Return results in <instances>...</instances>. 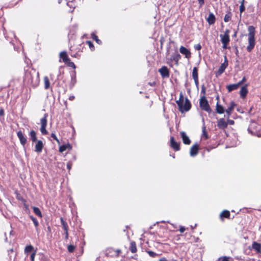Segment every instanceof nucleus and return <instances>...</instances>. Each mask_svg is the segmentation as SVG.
<instances>
[{
	"label": "nucleus",
	"mask_w": 261,
	"mask_h": 261,
	"mask_svg": "<svg viewBox=\"0 0 261 261\" xmlns=\"http://www.w3.org/2000/svg\"><path fill=\"white\" fill-rule=\"evenodd\" d=\"M25 74L24 81L29 85L33 88L38 86L40 82L39 74L34 68L27 66L24 69Z\"/></svg>",
	"instance_id": "nucleus-1"
},
{
	"label": "nucleus",
	"mask_w": 261,
	"mask_h": 261,
	"mask_svg": "<svg viewBox=\"0 0 261 261\" xmlns=\"http://www.w3.org/2000/svg\"><path fill=\"white\" fill-rule=\"evenodd\" d=\"M184 100V97L183 94L182 92H180L179 99L176 102L178 107L179 111L182 113L189 111L191 108V103L188 98L186 97L185 98L184 104H183Z\"/></svg>",
	"instance_id": "nucleus-2"
},
{
	"label": "nucleus",
	"mask_w": 261,
	"mask_h": 261,
	"mask_svg": "<svg viewBox=\"0 0 261 261\" xmlns=\"http://www.w3.org/2000/svg\"><path fill=\"white\" fill-rule=\"evenodd\" d=\"M248 45L247 46V50L248 52H251L255 45V29L253 26L250 25L248 28Z\"/></svg>",
	"instance_id": "nucleus-3"
},
{
	"label": "nucleus",
	"mask_w": 261,
	"mask_h": 261,
	"mask_svg": "<svg viewBox=\"0 0 261 261\" xmlns=\"http://www.w3.org/2000/svg\"><path fill=\"white\" fill-rule=\"evenodd\" d=\"M201 92L203 93L204 95L201 96L199 99V107L202 111H204L210 114L212 112V109L208 104L206 97L204 95L205 89L203 88Z\"/></svg>",
	"instance_id": "nucleus-4"
},
{
	"label": "nucleus",
	"mask_w": 261,
	"mask_h": 261,
	"mask_svg": "<svg viewBox=\"0 0 261 261\" xmlns=\"http://www.w3.org/2000/svg\"><path fill=\"white\" fill-rule=\"evenodd\" d=\"M59 57L67 66L75 69L76 66L74 63L70 61L65 51H61L59 54ZM59 62H61V60H59Z\"/></svg>",
	"instance_id": "nucleus-5"
},
{
	"label": "nucleus",
	"mask_w": 261,
	"mask_h": 261,
	"mask_svg": "<svg viewBox=\"0 0 261 261\" xmlns=\"http://www.w3.org/2000/svg\"><path fill=\"white\" fill-rule=\"evenodd\" d=\"M47 117L48 114L46 113L44 115L43 118L40 119L41 127L40 130L41 134L43 135H45L48 134V132L46 129L47 124Z\"/></svg>",
	"instance_id": "nucleus-6"
},
{
	"label": "nucleus",
	"mask_w": 261,
	"mask_h": 261,
	"mask_svg": "<svg viewBox=\"0 0 261 261\" xmlns=\"http://www.w3.org/2000/svg\"><path fill=\"white\" fill-rule=\"evenodd\" d=\"M121 253L120 249H114L113 248H109L106 250V255L108 257H118Z\"/></svg>",
	"instance_id": "nucleus-7"
},
{
	"label": "nucleus",
	"mask_w": 261,
	"mask_h": 261,
	"mask_svg": "<svg viewBox=\"0 0 261 261\" xmlns=\"http://www.w3.org/2000/svg\"><path fill=\"white\" fill-rule=\"evenodd\" d=\"M224 58V62L221 64L219 69L216 72V75L217 77L221 75L224 72L225 69L227 67V66L228 65V61L226 56H225Z\"/></svg>",
	"instance_id": "nucleus-8"
},
{
	"label": "nucleus",
	"mask_w": 261,
	"mask_h": 261,
	"mask_svg": "<svg viewBox=\"0 0 261 261\" xmlns=\"http://www.w3.org/2000/svg\"><path fill=\"white\" fill-rule=\"evenodd\" d=\"M170 146L175 151H179L180 149V143L175 140L173 136L170 137Z\"/></svg>",
	"instance_id": "nucleus-9"
},
{
	"label": "nucleus",
	"mask_w": 261,
	"mask_h": 261,
	"mask_svg": "<svg viewBox=\"0 0 261 261\" xmlns=\"http://www.w3.org/2000/svg\"><path fill=\"white\" fill-rule=\"evenodd\" d=\"M229 33L230 31L228 29H226L225 31L224 34L220 35L221 41L222 43L225 42L229 43L230 41Z\"/></svg>",
	"instance_id": "nucleus-10"
},
{
	"label": "nucleus",
	"mask_w": 261,
	"mask_h": 261,
	"mask_svg": "<svg viewBox=\"0 0 261 261\" xmlns=\"http://www.w3.org/2000/svg\"><path fill=\"white\" fill-rule=\"evenodd\" d=\"M17 136L20 141V144L23 146H24L27 143V139L26 137L24 136L21 130H19L17 132Z\"/></svg>",
	"instance_id": "nucleus-11"
},
{
	"label": "nucleus",
	"mask_w": 261,
	"mask_h": 261,
	"mask_svg": "<svg viewBox=\"0 0 261 261\" xmlns=\"http://www.w3.org/2000/svg\"><path fill=\"white\" fill-rule=\"evenodd\" d=\"M159 72H160L161 76L163 78H167L169 77L170 73L169 71L168 68L165 66H162L159 70Z\"/></svg>",
	"instance_id": "nucleus-12"
},
{
	"label": "nucleus",
	"mask_w": 261,
	"mask_h": 261,
	"mask_svg": "<svg viewBox=\"0 0 261 261\" xmlns=\"http://www.w3.org/2000/svg\"><path fill=\"white\" fill-rule=\"evenodd\" d=\"M198 71V68L196 67H194L192 71V77L194 79V83L197 87H198L199 85Z\"/></svg>",
	"instance_id": "nucleus-13"
},
{
	"label": "nucleus",
	"mask_w": 261,
	"mask_h": 261,
	"mask_svg": "<svg viewBox=\"0 0 261 261\" xmlns=\"http://www.w3.org/2000/svg\"><path fill=\"white\" fill-rule=\"evenodd\" d=\"M35 142L36 144L35 146V151L38 153L41 152L44 147L43 142L41 140H37V141Z\"/></svg>",
	"instance_id": "nucleus-14"
},
{
	"label": "nucleus",
	"mask_w": 261,
	"mask_h": 261,
	"mask_svg": "<svg viewBox=\"0 0 261 261\" xmlns=\"http://www.w3.org/2000/svg\"><path fill=\"white\" fill-rule=\"evenodd\" d=\"M199 145L197 143H196L192 145L190 148V154L191 156H196L198 153L199 150Z\"/></svg>",
	"instance_id": "nucleus-15"
},
{
	"label": "nucleus",
	"mask_w": 261,
	"mask_h": 261,
	"mask_svg": "<svg viewBox=\"0 0 261 261\" xmlns=\"http://www.w3.org/2000/svg\"><path fill=\"white\" fill-rule=\"evenodd\" d=\"M219 218L221 221L223 222L224 221V219L226 218L229 219L230 218V212L228 210H223L220 214Z\"/></svg>",
	"instance_id": "nucleus-16"
},
{
	"label": "nucleus",
	"mask_w": 261,
	"mask_h": 261,
	"mask_svg": "<svg viewBox=\"0 0 261 261\" xmlns=\"http://www.w3.org/2000/svg\"><path fill=\"white\" fill-rule=\"evenodd\" d=\"M228 123L224 118H220L217 122V126L220 129H224L227 127Z\"/></svg>",
	"instance_id": "nucleus-17"
},
{
	"label": "nucleus",
	"mask_w": 261,
	"mask_h": 261,
	"mask_svg": "<svg viewBox=\"0 0 261 261\" xmlns=\"http://www.w3.org/2000/svg\"><path fill=\"white\" fill-rule=\"evenodd\" d=\"M181 138H182L183 143L186 145L190 144L191 141L188 136L186 135L185 132H181L180 133Z\"/></svg>",
	"instance_id": "nucleus-18"
},
{
	"label": "nucleus",
	"mask_w": 261,
	"mask_h": 261,
	"mask_svg": "<svg viewBox=\"0 0 261 261\" xmlns=\"http://www.w3.org/2000/svg\"><path fill=\"white\" fill-rule=\"evenodd\" d=\"M180 53L185 56L186 58H190L191 57V52L187 48L183 46H181L179 48Z\"/></svg>",
	"instance_id": "nucleus-19"
},
{
	"label": "nucleus",
	"mask_w": 261,
	"mask_h": 261,
	"mask_svg": "<svg viewBox=\"0 0 261 261\" xmlns=\"http://www.w3.org/2000/svg\"><path fill=\"white\" fill-rule=\"evenodd\" d=\"M236 106V104L234 101H231L230 106L225 110V112L227 115V117L229 118L232 112L233 111L234 107Z\"/></svg>",
	"instance_id": "nucleus-20"
},
{
	"label": "nucleus",
	"mask_w": 261,
	"mask_h": 261,
	"mask_svg": "<svg viewBox=\"0 0 261 261\" xmlns=\"http://www.w3.org/2000/svg\"><path fill=\"white\" fill-rule=\"evenodd\" d=\"M217 99L218 100V101L217 102L216 106V111L217 113H218L219 114H223L224 113V112H225V110L222 106L219 104V97L218 96L217 97Z\"/></svg>",
	"instance_id": "nucleus-21"
},
{
	"label": "nucleus",
	"mask_w": 261,
	"mask_h": 261,
	"mask_svg": "<svg viewBox=\"0 0 261 261\" xmlns=\"http://www.w3.org/2000/svg\"><path fill=\"white\" fill-rule=\"evenodd\" d=\"M30 140L32 143H34L37 141V133L34 129H31L29 133Z\"/></svg>",
	"instance_id": "nucleus-22"
},
{
	"label": "nucleus",
	"mask_w": 261,
	"mask_h": 261,
	"mask_svg": "<svg viewBox=\"0 0 261 261\" xmlns=\"http://www.w3.org/2000/svg\"><path fill=\"white\" fill-rule=\"evenodd\" d=\"M206 21L210 25H212L215 23L216 21V17L213 13H210L208 14Z\"/></svg>",
	"instance_id": "nucleus-23"
},
{
	"label": "nucleus",
	"mask_w": 261,
	"mask_h": 261,
	"mask_svg": "<svg viewBox=\"0 0 261 261\" xmlns=\"http://www.w3.org/2000/svg\"><path fill=\"white\" fill-rule=\"evenodd\" d=\"M248 93V89H247V85H246L243 87H241L240 91V96L244 98L247 96V94Z\"/></svg>",
	"instance_id": "nucleus-24"
},
{
	"label": "nucleus",
	"mask_w": 261,
	"mask_h": 261,
	"mask_svg": "<svg viewBox=\"0 0 261 261\" xmlns=\"http://www.w3.org/2000/svg\"><path fill=\"white\" fill-rule=\"evenodd\" d=\"M181 58V56L177 52L173 55L170 59L171 61H174L176 65H178V62Z\"/></svg>",
	"instance_id": "nucleus-25"
},
{
	"label": "nucleus",
	"mask_w": 261,
	"mask_h": 261,
	"mask_svg": "<svg viewBox=\"0 0 261 261\" xmlns=\"http://www.w3.org/2000/svg\"><path fill=\"white\" fill-rule=\"evenodd\" d=\"M129 249L132 253H135L137 252V245L135 241H130L129 244Z\"/></svg>",
	"instance_id": "nucleus-26"
},
{
	"label": "nucleus",
	"mask_w": 261,
	"mask_h": 261,
	"mask_svg": "<svg viewBox=\"0 0 261 261\" xmlns=\"http://www.w3.org/2000/svg\"><path fill=\"white\" fill-rule=\"evenodd\" d=\"M232 16V13L231 12V9L229 8L228 10L227 11L226 14L225 15L224 17V21L225 22H229L231 20V17Z\"/></svg>",
	"instance_id": "nucleus-27"
},
{
	"label": "nucleus",
	"mask_w": 261,
	"mask_h": 261,
	"mask_svg": "<svg viewBox=\"0 0 261 261\" xmlns=\"http://www.w3.org/2000/svg\"><path fill=\"white\" fill-rule=\"evenodd\" d=\"M252 248L258 253H261V245L256 242H254L252 244Z\"/></svg>",
	"instance_id": "nucleus-28"
},
{
	"label": "nucleus",
	"mask_w": 261,
	"mask_h": 261,
	"mask_svg": "<svg viewBox=\"0 0 261 261\" xmlns=\"http://www.w3.org/2000/svg\"><path fill=\"white\" fill-rule=\"evenodd\" d=\"M240 86L237 84L228 85L226 86V89L229 92H231L233 90L238 89Z\"/></svg>",
	"instance_id": "nucleus-29"
},
{
	"label": "nucleus",
	"mask_w": 261,
	"mask_h": 261,
	"mask_svg": "<svg viewBox=\"0 0 261 261\" xmlns=\"http://www.w3.org/2000/svg\"><path fill=\"white\" fill-rule=\"evenodd\" d=\"M60 221L62 225V228L64 231H68V226L67 223L63 219L62 217L60 218Z\"/></svg>",
	"instance_id": "nucleus-30"
},
{
	"label": "nucleus",
	"mask_w": 261,
	"mask_h": 261,
	"mask_svg": "<svg viewBox=\"0 0 261 261\" xmlns=\"http://www.w3.org/2000/svg\"><path fill=\"white\" fill-rule=\"evenodd\" d=\"M240 3H241V5H240V7H239V10H240V17L241 18V17H242V13L243 12H244L245 10V7L244 6L245 0H242L240 2Z\"/></svg>",
	"instance_id": "nucleus-31"
},
{
	"label": "nucleus",
	"mask_w": 261,
	"mask_h": 261,
	"mask_svg": "<svg viewBox=\"0 0 261 261\" xmlns=\"http://www.w3.org/2000/svg\"><path fill=\"white\" fill-rule=\"evenodd\" d=\"M44 84V88L45 89H48L50 87V82L48 77L47 76H45L43 78Z\"/></svg>",
	"instance_id": "nucleus-32"
},
{
	"label": "nucleus",
	"mask_w": 261,
	"mask_h": 261,
	"mask_svg": "<svg viewBox=\"0 0 261 261\" xmlns=\"http://www.w3.org/2000/svg\"><path fill=\"white\" fill-rule=\"evenodd\" d=\"M22 201L23 202V207L24 210L26 213L29 214L30 213V210L29 208V205L27 203V201L24 199H22Z\"/></svg>",
	"instance_id": "nucleus-33"
},
{
	"label": "nucleus",
	"mask_w": 261,
	"mask_h": 261,
	"mask_svg": "<svg viewBox=\"0 0 261 261\" xmlns=\"http://www.w3.org/2000/svg\"><path fill=\"white\" fill-rule=\"evenodd\" d=\"M33 209L34 213H35V214L36 216H37L39 218H42V213H41L40 209L38 207L34 206L33 207Z\"/></svg>",
	"instance_id": "nucleus-34"
},
{
	"label": "nucleus",
	"mask_w": 261,
	"mask_h": 261,
	"mask_svg": "<svg viewBox=\"0 0 261 261\" xmlns=\"http://www.w3.org/2000/svg\"><path fill=\"white\" fill-rule=\"evenodd\" d=\"M68 148H69L70 149H71V146L69 144H68L67 145H62L60 146L59 147V151L60 152H63L64 151H65Z\"/></svg>",
	"instance_id": "nucleus-35"
},
{
	"label": "nucleus",
	"mask_w": 261,
	"mask_h": 261,
	"mask_svg": "<svg viewBox=\"0 0 261 261\" xmlns=\"http://www.w3.org/2000/svg\"><path fill=\"white\" fill-rule=\"evenodd\" d=\"M34 251V247L32 245L27 246L24 248L25 254H28Z\"/></svg>",
	"instance_id": "nucleus-36"
},
{
	"label": "nucleus",
	"mask_w": 261,
	"mask_h": 261,
	"mask_svg": "<svg viewBox=\"0 0 261 261\" xmlns=\"http://www.w3.org/2000/svg\"><path fill=\"white\" fill-rule=\"evenodd\" d=\"M70 50L71 51L70 55L71 57L76 58H79L81 57V54L79 53V51H78L77 53H76L75 54L73 52V47H71L70 48Z\"/></svg>",
	"instance_id": "nucleus-37"
},
{
	"label": "nucleus",
	"mask_w": 261,
	"mask_h": 261,
	"mask_svg": "<svg viewBox=\"0 0 261 261\" xmlns=\"http://www.w3.org/2000/svg\"><path fill=\"white\" fill-rule=\"evenodd\" d=\"M91 37L98 44H101L102 43L101 41L98 39V36L96 34L92 33L91 34Z\"/></svg>",
	"instance_id": "nucleus-38"
},
{
	"label": "nucleus",
	"mask_w": 261,
	"mask_h": 261,
	"mask_svg": "<svg viewBox=\"0 0 261 261\" xmlns=\"http://www.w3.org/2000/svg\"><path fill=\"white\" fill-rule=\"evenodd\" d=\"M30 218L32 220L36 228H37L39 226V222L37 219L33 216H30Z\"/></svg>",
	"instance_id": "nucleus-39"
},
{
	"label": "nucleus",
	"mask_w": 261,
	"mask_h": 261,
	"mask_svg": "<svg viewBox=\"0 0 261 261\" xmlns=\"http://www.w3.org/2000/svg\"><path fill=\"white\" fill-rule=\"evenodd\" d=\"M5 114V111L3 108H1L0 109V121H3L4 120V118L3 116Z\"/></svg>",
	"instance_id": "nucleus-40"
},
{
	"label": "nucleus",
	"mask_w": 261,
	"mask_h": 261,
	"mask_svg": "<svg viewBox=\"0 0 261 261\" xmlns=\"http://www.w3.org/2000/svg\"><path fill=\"white\" fill-rule=\"evenodd\" d=\"M147 253L151 257H155L158 256L157 253L151 250L147 251Z\"/></svg>",
	"instance_id": "nucleus-41"
},
{
	"label": "nucleus",
	"mask_w": 261,
	"mask_h": 261,
	"mask_svg": "<svg viewBox=\"0 0 261 261\" xmlns=\"http://www.w3.org/2000/svg\"><path fill=\"white\" fill-rule=\"evenodd\" d=\"M229 258L230 257L228 256H223L218 258L217 261H230Z\"/></svg>",
	"instance_id": "nucleus-42"
},
{
	"label": "nucleus",
	"mask_w": 261,
	"mask_h": 261,
	"mask_svg": "<svg viewBox=\"0 0 261 261\" xmlns=\"http://www.w3.org/2000/svg\"><path fill=\"white\" fill-rule=\"evenodd\" d=\"M86 43L88 45L89 48L92 51H93L95 49L94 46L91 41H87Z\"/></svg>",
	"instance_id": "nucleus-43"
},
{
	"label": "nucleus",
	"mask_w": 261,
	"mask_h": 261,
	"mask_svg": "<svg viewBox=\"0 0 261 261\" xmlns=\"http://www.w3.org/2000/svg\"><path fill=\"white\" fill-rule=\"evenodd\" d=\"M67 249L69 252H73L75 250V246L73 245H69L68 246Z\"/></svg>",
	"instance_id": "nucleus-44"
},
{
	"label": "nucleus",
	"mask_w": 261,
	"mask_h": 261,
	"mask_svg": "<svg viewBox=\"0 0 261 261\" xmlns=\"http://www.w3.org/2000/svg\"><path fill=\"white\" fill-rule=\"evenodd\" d=\"M36 254V250H34L32 254H31L30 259L31 261H34L35 260V257Z\"/></svg>",
	"instance_id": "nucleus-45"
},
{
	"label": "nucleus",
	"mask_w": 261,
	"mask_h": 261,
	"mask_svg": "<svg viewBox=\"0 0 261 261\" xmlns=\"http://www.w3.org/2000/svg\"><path fill=\"white\" fill-rule=\"evenodd\" d=\"M51 137L53 138L55 140H56L58 144H60V141L58 138L57 137L56 135L54 133H51Z\"/></svg>",
	"instance_id": "nucleus-46"
},
{
	"label": "nucleus",
	"mask_w": 261,
	"mask_h": 261,
	"mask_svg": "<svg viewBox=\"0 0 261 261\" xmlns=\"http://www.w3.org/2000/svg\"><path fill=\"white\" fill-rule=\"evenodd\" d=\"M246 81V79L244 76L242 78V80L239 81L237 84L239 85V86H240L241 85H242L244 82Z\"/></svg>",
	"instance_id": "nucleus-47"
},
{
	"label": "nucleus",
	"mask_w": 261,
	"mask_h": 261,
	"mask_svg": "<svg viewBox=\"0 0 261 261\" xmlns=\"http://www.w3.org/2000/svg\"><path fill=\"white\" fill-rule=\"evenodd\" d=\"M188 229V228H185L184 226H180L179 227V230L180 232L182 233H184V231H185L186 230Z\"/></svg>",
	"instance_id": "nucleus-48"
},
{
	"label": "nucleus",
	"mask_w": 261,
	"mask_h": 261,
	"mask_svg": "<svg viewBox=\"0 0 261 261\" xmlns=\"http://www.w3.org/2000/svg\"><path fill=\"white\" fill-rule=\"evenodd\" d=\"M198 2L199 5V8L203 6L205 3L204 0H198Z\"/></svg>",
	"instance_id": "nucleus-49"
},
{
	"label": "nucleus",
	"mask_w": 261,
	"mask_h": 261,
	"mask_svg": "<svg viewBox=\"0 0 261 261\" xmlns=\"http://www.w3.org/2000/svg\"><path fill=\"white\" fill-rule=\"evenodd\" d=\"M202 47L200 44H198L195 46V49L198 50H199L201 49Z\"/></svg>",
	"instance_id": "nucleus-50"
},
{
	"label": "nucleus",
	"mask_w": 261,
	"mask_h": 261,
	"mask_svg": "<svg viewBox=\"0 0 261 261\" xmlns=\"http://www.w3.org/2000/svg\"><path fill=\"white\" fill-rule=\"evenodd\" d=\"M223 45H222V48L223 49H226L227 48V45L228 44V43H225V42H223V43H222Z\"/></svg>",
	"instance_id": "nucleus-51"
},
{
	"label": "nucleus",
	"mask_w": 261,
	"mask_h": 261,
	"mask_svg": "<svg viewBox=\"0 0 261 261\" xmlns=\"http://www.w3.org/2000/svg\"><path fill=\"white\" fill-rule=\"evenodd\" d=\"M148 85H149L151 86L154 87L156 85V82H149Z\"/></svg>",
	"instance_id": "nucleus-52"
},
{
	"label": "nucleus",
	"mask_w": 261,
	"mask_h": 261,
	"mask_svg": "<svg viewBox=\"0 0 261 261\" xmlns=\"http://www.w3.org/2000/svg\"><path fill=\"white\" fill-rule=\"evenodd\" d=\"M72 164L70 162H68L67 164V168L69 170L71 168Z\"/></svg>",
	"instance_id": "nucleus-53"
},
{
	"label": "nucleus",
	"mask_w": 261,
	"mask_h": 261,
	"mask_svg": "<svg viewBox=\"0 0 261 261\" xmlns=\"http://www.w3.org/2000/svg\"><path fill=\"white\" fill-rule=\"evenodd\" d=\"M65 239L67 240L68 239V231H65Z\"/></svg>",
	"instance_id": "nucleus-54"
},
{
	"label": "nucleus",
	"mask_w": 261,
	"mask_h": 261,
	"mask_svg": "<svg viewBox=\"0 0 261 261\" xmlns=\"http://www.w3.org/2000/svg\"><path fill=\"white\" fill-rule=\"evenodd\" d=\"M229 123L231 125H233L234 123L233 120H229Z\"/></svg>",
	"instance_id": "nucleus-55"
},
{
	"label": "nucleus",
	"mask_w": 261,
	"mask_h": 261,
	"mask_svg": "<svg viewBox=\"0 0 261 261\" xmlns=\"http://www.w3.org/2000/svg\"><path fill=\"white\" fill-rule=\"evenodd\" d=\"M74 98V96H70L69 99L70 100H73Z\"/></svg>",
	"instance_id": "nucleus-56"
},
{
	"label": "nucleus",
	"mask_w": 261,
	"mask_h": 261,
	"mask_svg": "<svg viewBox=\"0 0 261 261\" xmlns=\"http://www.w3.org/2000/svg\"><path fill=\"white\" fill-rule=\"evenodd\" d=\"M137 256H138V255L137 254H136L134 256L132 257V258H133L134 259H137Z\"/></svg>",
	"instance_id": "nucleus-57"
},
{
	"label": "nucleus",
	"mask_w": 261,
	"mask_h": 261,
	"mask_svg": "<svg viewBox=\"0 0 261 261\" xmlns=\"http://www.w3.org/2000/svg\"><path fill=\"white\" fill-rule=\"evenodd\" d=\"M47 229L48 231L51 232V228L50 226H48Z\"/></svg>",
	"instance_id": "nucleus-58"
},
{
	"label": "nucleus",
	"mask_w": 261,
	"mask_h": 261,
	"mask_svg": "<svg viewBox=\"0 0 261 261\" xmlns=\"http://www.w3.org/2000/svg\"><path fill=\"white\" fill-rule=\"evenodd\" d=\"M203 132H204V133L205 134L206 137V138H207V134H206V133H205V127H204V128H203Z\"/></svg>",
	"instance_id": "nucleus-59"
},
{
	"label": "nucleus",
	"mask_w": 261,
	"mask_h": 261,
	"mask_svg": "<svg viewBox=\"0 0 261 261\" xmlns=\"http://www.w3.org/2000/svg\"><path fill=\"white\" fill-rule=\"evenodd\" d=\"M62 0H58V3L60 4L61 3Z\"/></svg>",
	"instance_id": "nucleus-60"
},
{
	"label": "nucleus",
	"mask_w": 261,
	"mask_h": 261,
	"mask_svg": "<svg viewBox=\"0 0 261 261\" xmlns=\"http://www.w3.org/2000/svg\"><path fill=\"white\" fill-rule=\"evenodd\" d=\"M191 228H192V229H194V228L195 227H193V226H191Z\"/></svg>",
	"instance_id": "nucleus-61"
},
{
	"label": "nucleus",
	"mask_w": 261,
	"mask_h": 261,
	"mask_svg": "<svg viewBox=\"0 0 261 261\" xmlns=\"http://www.w3.org/2000/svg\"><path fill=\"white\" fill-rule=\"evenodd\" d=\"M259 211H261V210H259Z\"/></svg>",
	"instance_id": "nucleus-62"
}]
</instances>
